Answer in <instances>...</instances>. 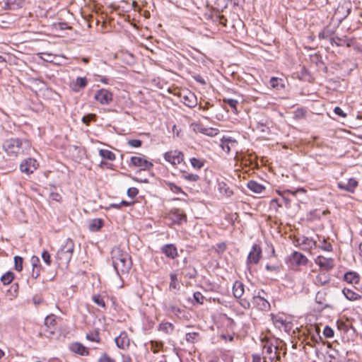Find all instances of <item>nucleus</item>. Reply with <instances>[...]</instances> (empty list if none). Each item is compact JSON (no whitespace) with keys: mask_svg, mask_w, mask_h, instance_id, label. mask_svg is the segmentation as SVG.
<instances>
[{"mask_svg":"<svg viewBox=\"0 0 362 362\" xmlns=\"http://www.w3.org/2000/svg\"><path fill=\"white\" fill-rule=\"evenodd\" d=\"M112 264L118 274L127 273L131 267V258L119 247H114L111 252Z\"/></svg>","mask_w":362,"mask_h":362,"instance_id":"nucleus-1","label":"nucleus"},{"mask_svg":"<svg viewBox=\"0 0 362 362\" xmlns=\"http://www.w3.org/2000/svg\"><path fill=\"white\" fill-rule=\"evenodd\" d=\"M30 143L27 141H23L18 138L6 139L3 144V149L10 157H18L25 153V151L30 149Z\"/></svg>","mask_w":362,"mask_h":362,"instance_id":"nucleus-2","label":"nucleus"},{"mask_svg":"<svg viewBox=\"0 0 362 362\" xmlns=\"http://www.w3.org/2000/svg\"><path fill=\"white\" fill-rule=\"evenodd\" d=\"M74 243L71 240H66L64 245L57 253V259L62 264H68L71 259L74 251Z\"/></svg>","mask_w":362,"mask_h":362,"instance_id":"nucleus-3","label":"nucleus"},{"mask_svg":"<svg viewBox=\"0 0 362 362\" xmlns=\"http://www.w3.org/2000/svg\"><path fill=\"white\" fill-rule=\"evenodd\" d=\"M278 348L272 344L267 342L263 348L264 358L271 362L280 360V356L277 354Z\"/></svg>","mask_w":362,"mask_h":362,"instance_id":"nucleus-4","label":"nucleus"},{"mask_svg":"<svg viewBox=\"0 0 362 362\" xmlns=\"http://www.w3.org/2000/svg\"><path fill=\"white\" fill-rule=\"evenodd\" d=\"M164 158L171 165H176L183 161L184 154L178 150L171 149L165 153Z\"/></svg>","mask_w":362,"mask_h":362,"instance_id":"nucleus-5","label":"nucleus"},{"mask_svg":"<svg viewBox=\"0 0 362 362\" xmlns=\"http://www.w3.org/2000/svg\"><path fill=\"white\" fill-rule=\"evenodd\" d=\"M39 166V163L35 158H27L20 164V169L22 173L30 175L34 173Z\"/></svg>","mask_w":362,"mask_h":362,"instance_id":"nucleus-6","label":"nucleus"},{"mask_svg":"<svg viewBox=\"0 0 362 362\" xmlns=\"http://www.w3.org/2000/svg\"><path fill=\"white\" fill-rule=\"evenodd\" d=\"M94 98L101 105H108L113 100V94L111 91L102 88L96 92Z\"/></svg>","mask_w":362,"mask_h":362,"instance_id":"nucleus-7","label":"nucleus"},{"mask_svg":"<svg viewBox=\"0 0 362 362\" xmlns=\"http://www.w3.org/2000/svg\"><path fill=\"white\" fill-rule=\"evenodd\" d=\"M314 261L322 271H329L332 269L334 265L332 258L326 257L322 255L317 256Z\"/></svg>","mask_w":362,"mask_h":362,"instance_id":"nucleus-8","label":"nucleus"},{"mask_svg":"<svg viewBox=\"0 0 362 362\" xmlns=\"http://www.w3.org/2000/svg\"><path fill=\"white\" fill-rule=\"evenodd\" d=\"M180 96L182 103L189 107H194L197 104L196 95L190 91H182Z\"/></svg>","mask_w":362,"mask_h":362,"instance_id":"nucleus-9","label":"nucleus"},{"mask_svg":"<svg viewBox=\"0 0 362 362\" xmlns=\"http://www.w3.org/2000/svg\"><path fill=\"white\" fill-rule=\"evenodd\" d=\"M130 165L141 170L149 169L153 166L151 162L139 156H132L130 159Z\"/></svg>","mask_w":362,"mask_h":362,"instance_id":"nucleus-10","label":"nucleus"},{"mask_svg":"<svg viewBox=\"0 0 362 362\" xmlns=\"http://www.w3.org/2000/svg\"><path fill=\"white\" fill-rule=\"evenodd\" d=\"M308 262V258L299 252H294L290 257L291 264L295 267L305 266Z\"/></svg>","mask_w":362,"mask_h":362,"instance_id":"nucleus-11","label":"nucleus"},{"mask_svg":"<svg viewBox=\"0 0 362 362\" xmlns=\"http://www.w3.org/2000/svg\"><path fill=\"white\" fill-rule=\"evenodd\" d=\"M56 319L54 315L47 316L45 320V326L49 329L42 330L43 334L47 337H50L55 332Z\"/></svg>","mask_w":362,"mask_h":362,"instance_id":"nucleus-12","label":"nucleus"},{"mask_svg":"<svg viewBox=\"0 0 362 362\" xmlns=\"http://www.w3.org/2000/svg\"><path fill=\"white\" fill-rule=\"evenodd\" d=\"M262 257L261 247L257 245H254L250 250L248 257L247 262L250 264H257Z\"/></svg>","mask_w":362,"mask_h":362,"instance_id":"nucleus-13","label":"nucleus"},{"mask_svg":"<svg viewBox=\"0 0 362 362\" xmlns=\"http://www.w3.org/2000/svg\"><path fill=\"white\" fill-rule=\"evenodd\" d=\"M358 185V181L354 178H349L347 181V183L345 184L342 182H339L337 183V187L342 190L346 191L350 193H354L355 192L356 188Z\"/></svg>","mask_w":362,"mask_h":362,"instance_id":"nucleus-14","label":"nucleus"},{"mask_svg":"<svg viewBox=\"0 0 362 362\" xmlns=\"http://www.w3.org/2000/svg\"><path fill=\"white\" fill-rule=\"evenodd\" d=\"M252 304L253 308L260 310H267L270 308L269 303L260 296H254L252 298Z\"/></svg>","mask_w":362,"mask_h":362,"instance_id":"nucleus-15","label":"nucleus"},{"mask_svg":"<svg viewBox=\"0 0 362 362\" xmlns=\"http://www.w3.org/2000/svg\"><path fill=\"white\" fill-rule=\"evenodd\" d=\"M161 251L170 259H175L178 256L177 247L173 244H166L161 247Z\"/></svg>","mask_w":362,"mask_h":362,"instance_id":"nucleus-16","label":"nucleus"},{"mask_svg":"<svg viewBox=\"0 0 362 362\" xmlns=\"http://www.w3.org/2000/svg\"><path fill=\"white\" fill-rule=\"evenodd\" d=\"M117 346L120 349H125L129 345V339L125 332H122L115 339Z\"/></svg>","mask_w":362,"mask_h":362,"instance_id":"nucleus-17","label":"nucleus"},{"mask_svg":"<svg viewBox=\"0 0 362 362\" xmlns=\"http://www.w3.org/2000/svg\"><path fill=\"white\" fill-rule=\"evenodd\" d=\"M70 349L74 353L78 354L81 356H88L89 354L88 349L78 342L72 343L70 345Z\"/></svg>","mask_w":362,"mask_h":362,"instance_id":"nucleus-18","label":"nucleus"},{"mask_svg":"<svg viewBox=\"0 0 362 362\" xmlns=\"http://www.w3.org/2000/svg\"><path fill=\"white\" fill-rule=\"evenodd\" d=\"M298 244L301 246L302 249L305 250H310L316 245V243L311 238L303 237L298 240Z\"/></svg>","mask_w":362,"mask_h":362,"instance_id":"nucleus-19","label":"nucleus"},{"mask_svg":"<svg viewBox=\"0 0 362 362\" xmlns=\"http://www.w3.org/2000/svg\"><path fill=\"white\" fill-rule=\"evenodd\" d=\"M344 279L349 284H356L359 282V275L354 272H349L344 274Z\"/></svg>","mask_w":362,"mask_h":362,"instance_id":"nucleus-20","label":"nucleus"},{"mask_svg":"<svg viewBox=\"0 0 362 362\" xmlns=\"http://www.w3.org/2000/svg\"><path fill=\"white\" fill-rule=\"evenodd\" d=\"M87 85V80L85 77H78L71 83L73 90L77 92Z\"/></svg>","mask_w":362,"mask_h":362,"instance_id":"nucleus-21","label":"nucleus"},{"mask_svg":"<svg viewBox=\"0 0 362 362\" xmlns=\"http://www.w3.org/2000/svg\"><path fill=\"white\" fill-rule=\"evenodd\" d=\"M39 258L36 256H33L31 257V262L33 264V272H32V276L35 279H36L40 273V267L38 265L39 264Z\"/></svg>","mask_w":362,"mask_h":362,"instance_id":"nucleus-22","label":"nucleus"},{"mask_svg":"<svg viewBox=\"0 0 362 362\" xmlns=\"http://www.w3.org/2000/svg\"><path fill=\"white\" fill-rule=\"evenodd\" d=\"M233 296L238 298H240L244 293V285L240 281H235L233 287Z\"/></svg>","mask_w":362,"mask_h":362,"instance_id":"nucleus-23","label":"nucleus"},{"mask_svg":"<svg viewBox=\"0 0 362 362\" xmlns=\"http://www.w3.org/2000/svg\"><path fill=\"white\" fill-rule=\"evenodd\" d=\"M247 187L255 193L260 194L265 189L264 186L257 183L255 181L251 180L247 183Z\"/></svg>","mask_w":362,"mask_h":362,"instance_id":"nucleus-24","label":"nucleus"},{"mask_svg":"<svg viewBox=\"0 0 362 362\" xmlns=\"http://www.w3.org/2000/svg\"><path fill=\"white\" fill-rule=\"evenodd\" d=\"M167 185L168 186V187H169V189H170L171 192H173L175 194H177L180 195V197H177V199H180H180H182L183 197H187V194L182 190L181 187L175 185V184H173L172 182L167 183Z\"/></svg>","mask_w":362,"mask_h":362,"instance_id":"nucleus-25","label":"nucleus"},{"mask_svg":"<svg viewBox=\"0 0 362 362\" xmlns=\"http://www.w3.org/2000/svg\"><path fill=\"white\" fill-rule=\"evenodd\" d=\"M342 292L345 297L349 300H357L361 298L359 294L349 288L343 289Z\"/></svg>","mask_w":362,"mask_h":362,"instance_id":"nucleus-26","label":"nucleus"},{"mask_svg":"<svg viewBox=\"0 0 362 362\" xmlns=\"http://www.w3.org/2000/svg\"><path fill=\"white\" fill-rule=\"evenodd\" d=\"M99 154L101 157L108 160H114L115 159V155L113 152L107 149H100Z\"/></svg>","mask_w":362,"mask_h":362,"instance_id":"nucleus-27","label":"nucleus"},{"mask_svg":"<svg viewBox=\"0 0 362 362\" xmlns=\"http://www.w3.org/2000/svg\"><path fill=\"white\" fill-rule=\"evenodd\" d=\"M235 143V140H233V139H226V138H223L221 139V147L222 148V149L226 151V153H228L230 152V144H234Z\"/></svg>","mask_w":362,"mask_h":362,"instance_id":"nucleus-28","label":"nucleus"},{"mask_svg":"<svg viewBox=\"0 0 362 362\" xmlns=\"http://www.w3.org/2000/svg\"><path fill=\"white\" fill-rule=\"evenodd\" d=\"M102 225L103 222L100 219H93L89 225V229L91 231H97L102 227Z\"/></svg>","mask_w":362,"mask_h":362,"instance_id":"nucleus-29","label":"nucleus"},{"mask_svg":"<svg viewBox=\"0 0 362 362\" xmlns=\"http://www.w3.org/2000/svg\"><path fill=\"white\" fill-rule=\"evenodd\" d=\"M281 82L282 79L276 77H272L270 79L271 86L275 89H280L284 88V84Z\"/></svg>","mask_w":362,"mask_h":362,"instance_id":"nucleus-30","label":"nucleus"},{"mask_svg":"<svg viewBox=\"0 0 362 362\" xmlns=\"http://www.w3.org/2000/svg\"><path fill=\"white\" fill-rule=\"evenodd\" d=\"M13 274L11 272H8L1 276V280L4 285H7L13 281Z\"/></svg>","mask_w":362,"mask_h":362,"instance_id":"nucleus-31","label":"nucleus"},{"mask_svg":"<svg viewBox=\"0 0 362 362\" xmlns=\"http://www.w3.org/2000/svg\"><path fill=\"white\" fill-rule=\"evenodd\" d=\"M23 259L20 256H16L14 257V264H15V269L18 272H21L23 269Z\"/></svg>","mask_w":362,"mask_h":362,"instance_id":"nucleus-32","label":"nucleus"},{"mask_svg":"<svg viewBox=\"0 0 362 362\" xmlns=\"http://www.w3.org/2000/svg\"><path fill=\"white\" fill-rule=\"evenodd\" d=\"M190 163L194 168H197V169H200L204 165V162L202 160H199L196 158H191Z\"/></svg>","mask_w":362,"mask_h":362,"instance_id":"nucleus-33","label":"nucleus"},{"mask_svg":"<svg viewBox=\"0 0 362 362\" xmlns=\"http://www.w3.org/2000/svg\"><path fill=\"white\" fill-rule=\"evenodd\" d=\"M86 339L90 341L100 342V337L97 332L87 334Z\"/></svg>","mask_w":362,"mask_h":362,"instance_id":"nucleus-34","label":"nucleus"},{"mask_svg":"<svg viewBox=\"0 0 362 362\" xmlns=\"http://www.w3.org/2000/svg\"><path fill=\"white\" fill-rule=\"evenodd\" d=\"M170 279L171 281L170 283V288L171 289H177L179 287L178 283H177V275L175 274H170Z\"/></svg>","mask_w":362,"mask_h":362,"instance_id":"nucleus-35","label":"nucleus"},{"mask_svg":"<svg viewBox=\"0 0 362 362\" xmlns=\"http://www.w3.org/2000/svg\"><path fill=\"white\" fill-rule=\"evenodd\" d=\"M218 132H219V131L218 129L209 127V128H206V129L204 130L203 134H205V135L212 137V136H216L218 134Z\"/></svg>","mask_w":362,"mask_h":362,"instance_id":"nucleus-36","label":"nucleus"},{"mask_svg":"<svg viewBox=\"0 0 362 362\" xmlns=\"http://www.w3.org/2000/svg\"><path fill=\"white\" fill-rule=\"evenodd\" d=\"M191 128L194 132H200L204 134V130L206 129V127H204L201 124L193 123L191 124Z\"/></svg>","mask_w":362,"mask_h":362,"instance_id":"nucleus-37","label":"nucleus"},{"mask_svg":"<svg viewBox=\"0 0 362 362\" xmlns=\"http://www.w3.org/2000/svg\"><path fill=\"white\" fill-rule=\"evenodd\" d=\"M132 204H133V202L122 201L120 203H118V204H111L110 207L118 209L122 208V206H131Z\"/></svg>","mask_w":362,"mask_h":362,"instance_id":"nucleus-38","label":"nucleus"},{"mask_svg":"<svg viewBox=\"0 0 362 362\" xmlns=\"http://www.w3.org/2000/svg\"><path fill=\"white\" fill-rule=\"evenodd\" d=\"M93 300L94 303L102 308H105V303L103 299L99 295H95L93 296Z\"/></svg>","mask_w":362,"mask_h":362,"instance_id":"nucleus-39","label":"nucleus"},{"mask_svg":"<svg viewBox=\"0 0 362 362\" xmlns=\"http://www.w3.org/2000/svg\"><path fill=\"white\" fill-rule=\"evenodd\" d=\"M223 102L227 103L228 105L231 107L235 112H237L238 100L234 99H224Z\"/></svg>","mask_w":362,"mask_h":362,"instance_id":"nucleus-40","label":"nucleus"},{"mask_svg":"<svg viewBox=\"0 0 362 362\" xmlns=\"http://www.w3.org/2000/svg\"><path fill=\"white\" fill-rule=\"evenodd\" d=\"M183 177L185 180L192 182H195L199 179V176L197 175L192 173H185Z\"/></svg>","mask_w":362,"mask_h":362,"instance_id":"nucleus-41","label":"nucleus"},{"mask_svg":"<svg viewBox=\"0 0 362 362\" xmlns=\"http://www.w3.org/2000/svg\"><path fill=\"white\" fill-rule=\"evenodd\" d=\"M139 193V190L136 187H130L127 191V194L130 198H134Z\"/></svg>","mask_w":362,"mask_h":362,"instance_id":"nucleus-42","label":"nucleus"},{"mask_svg":"<svg viewBox=\"0 0 362 362\" xmlns=\"http://www.w3.org/2000/svg\"><path fill=\"white\" fill-rule=\"evenodd\" d=\"M96 117V115L95 114H89L88 115H86L84 116L83 118H82V122L86 124V125H88L89 124V122L91 121V120H95Z\"/></svg>","mask_w":362,"mask_h":362,"instance_id":"nucleus-43","label":"nucleus"},{"mask_svg":"<svg viewBox=\"0 0 362 362\" xmlns=\"http://www.w3.org/2000/svg\"><path fill=\"white\" fill-rule=\"evenodd\" d=\"M42 258L47 265H50V264H51L50 255L47 250H45L42 253Z\"/></svg>","mask_w":362,"mask_h":362,"instance_id":"nucleus-44","label":"nucleus"},{"mask_svg":"<svg viewBox=\"0 0 362 362\" xmlns=\"http://www.w3.org/2000/svg\"><path fill=\"white\" fill-rule=\"evenodd\" d=\"M328 281V278L325 275H319L316 277V283L319 284H325Z\"/></svg>","mask_w":362,"mask_h":362,"instance_id":"nucleus-45","label":"nucleus"},{"mask_svg":"<svg viewBox=\"0 0 362 362\" xmlns=\"http://www.w3.org/2000/svg\"><path fill=\"white\" fill-rule=\"evenodd\" d=\"M221 192H222V190H224L223 193L226 197H230L233 194V192L232 189H230L229 187H226V184H223V187H221Z\"/></svg>","mask_w":362,"mask_h":362,"instance_id":"nucleus-46","label":"nucleus"},{"mask_svg":"<svg viewBox=\"0 0 362 362\" xmlns=\"http://www.w3.org/2000/svg\"><path fill=\"white\" fill-rule=\"evenodd\" d=\"M194 300L196 301V303H199V304L203 303L204 296L201 293H199V292L194 293Z\"/></svg>","mask_w":362,"mask_h":362,"instance_id":"nucleus-47","label":"nucleus"},{"mask_svg":"<svg viewBox=\"0 0 362 362\" xmlns=\"http://www.w3.org/2000/svg\"><path fill=\"white\" fill-rule=\"evenodd\" d=\"M323 334L326 337H332L334 336V331L329 327H325L323 331Z\"/></svg>","mask_w":362,"mask_h":362,"instance_id":"nucleus-48","label":"nucleus"},{"mask_svg":"<svg viewBox=\"0 0 362 362\" xmlns=\"http://www.w3.org/2000/svg\"><path fill=\"white\" fill-rule=\"evenodd\" d=\"M98 362H115V361L107 356V354H104L99 358Z\"/></svg>","mask_w":362,"mask_h":362,"instance_id":"nucleus-49","label":"nucleus"},{"mask_svg":"<svg viewBox=\"0 0 362 362\" xmlns=\"http://www.w3.org/2000/svg\"><path fill=\"white\" fill-rule=\"evenodd\" d=\"M128 144L132 147H139L141 145V141L139 139H132L128 141Z\"/></svg>","mask_w":362,"mask_h":362,"instance_id":"nucleus-50","label":"nucleus"},{"mask_svg":"<svg viewBox=\"0 0 362 362\" xmlns=\"http://www.w3.org/2000/svg\"><path fill=\"white\" fill-rule=\"evenodd\" d=\"M334 112L336 115H339L341 117H346V114L343 112V110L339 107H336L334 110Z\"/></svg>","mask_w":362,"mask_h":362,"instance_id":"nucleus-51","label":"nucleus"},{"mask_svg":"<svg viewBox=\"0 0 362 362\" xmlns=\"http://www.w3.org/2000/svg\"><path fill=\"white\" fill-rule=\"evenodd\" d=\"M306 190L304 189V188H298L296 191L294 192H291V191H288V193L291 194L292 195L295 196L298 192H303V193H306Z\"/></svg>","mask_w":362,"mask_h":362,"instance_id":"nucleus-52","label":"nucleus"},{"mask_svg":"<svg viewBox=\"0 0 362 362\" xmlns=\"http://www.w3.org/2000/svg\"><path fill=\"white\" fill-rule=\"evenodd\" d=\"M177 216V221L178 223L182 222V221H187V217H186L185 214H178Z\"/></svg>","mask_w":362,"mask_h":362,"instance_id":"nucleus-53","label":"nucleus"},{"mask_svg":"<svg viewBox=\"0 0 362 362\" xmlns=\"http://www.w3.org/2000/svg\"><path fill=\"white\" fill-rule=\"evenodd\" d=\"M270 205L272 207H275L276 209L280 207V204L276 199H272L270 202Z\"/></svg>","mask_w":362,"mask_h":362,"instance_id":"nucleus-54","label":"nucleus"},{"mask_svg":"<svg viewBox=\"0 0 362 362\" xmlns=\"http://www.w3.org/2000/svg\"><path fill=\"white\" fill-rule=\"evenodd\" d=\"M240 304L245 308H249L250 307V303L245 299L241 300Z\"/></svg>","mask_w":362,"mask_h":362,"instance_id":"nucleus-55","label":"nucleus"},{"mask_svg":"<svg viewBox=\"0 0 362 362\" xmlns=\"http://www.w3.org/2000/svg\"><path fill=\"white\" fill-rule=\"evenodd\" d=\"M324 243H325V245L322 247V248L324 250H326V251H330L332 250V245L330 243H326L325 240H324Z\"/></svg>","mask_w":362,"mask_h":362,"instance_id":"nucleus-56","label":"nucleus"},{"mask_svg":"<svg viewBox=\"0 0 362 362\" xmlns=\"http://www.w3.org/2000/svg\"><path fill=\"white\" fill-rule=\"evenodd\" d=\"M252 362H261L259 356H253Z\"/></svg>","mask_w":362,"mask_h":362,"instance_id":"nucleus-57","label":"nucleus"},{"mask_svg":"<svg viewBox=\"0 0 362 362\" xmlns=\"http://www.w3.org/2000/svg\"><path fill=\"white\" fill-rule=\"evenodd\" d=\"M132 5L135 11L137 10V2L136 1H133Z\"/></svg>","mask_w":362,"mask_h":362,"instance_id":"nucleus-58","label":"nucleus"},{"mask_svg":"<svg viewBox=\"0 0 362 362\" xmlns=\"http://www.w3.org/2000/svg\"><path fill=\"white\" fill-rule=\"evenodd\" d=\"M359 249V255L361 257H362V243H361L358 245Z\"/></svg>","mask_w":362,"mask_h":362,"instance_id":"nucleus-59","label":"nucleus"},{"mask_svg":"<svg viewBox=\"0 0 362 362\" xmlns=\"http://www.w3.org/2000/svg\"><path fill=\"white\" fill-rule=\"evenodd\" d=\"M199 108L200 109H202L204 110H208L209 107H208V103H206L204 106L202 107L201 105L199 106Z\"/></svg>","mask_w":362,"mask_h":362,"instance_id":"nucleus-60","label":"nucleus"},{"mask_svg":"<svg viewBox=\"0 0 362 362\" xmlns=\"http://www.w3.org/2000/svg\"><path fill=\"white\" fill-rule=\"evenodd\" d=\"M4 355V351L0 349V358H3Z\"/></svg>","mask_w":362,"mask_h":362,"instance_id":"nucleus-61","label":"nucleus"},{"mask_svg":"<svg viewBox=\"0 0 362 362\" xmlns=\"http://www.w3.org/2000/svg\"><path fill=\"white\" fill-rule=\"evenodd\" d=\"M195 334H196V333H193V335H195ZM192 334H190V333L187 334V339L188 340L189 337L192 338Z\"/></svg>","mask_w":362,"mask_h":362,"instance_id":"nucleus-62","label":"nucleus"},{"mask_svg":"<svg viewBox=\"0 0 362 362\" xmlns=\"http://www.w3.org/2000/svg\"><path fill=\"white\" fill-rule=\"evenodd\" d=\"M144 16H145V17H146V18H149V16H150V13H149V12H148V11H145V14H144Z\"/></svg>","mask_w":362,"mask_h":362,"instance_id":"nucleus-63","label":"nucleus"},{"mask_svg":"<svg viewBox=\"0 0 362 362\" xmlns=\"http://www.w3.org/2000/svg\"><path fill=\"white\" fill-rule=\"evenodd\" d=\"M220 249L224 250L226 249V245L224 244H222L221 246L220 247Z\"/></svg>","mask_w":362,"mask_h":362,"instance_id":"nucleus-64","label":"nucleus"}]
</instances>
